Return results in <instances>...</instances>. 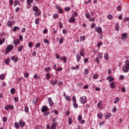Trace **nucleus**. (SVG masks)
Returning <instances> with one entry per match:
<instances>
[{"mask_svg": "<svg viewBox=\"0 0 129 129\" xmlns=\"http://www.w3.org/2000/svg\"><path fill=\"white\" fill-rule=\"evenodd\" d=\"M14 49V46L12 45H8L6 48V54H8L10 51H12Z\"/></svg>", "mask_w": 129, "mask_h": 129, "instance_id": "obj_1", "label": "nucleus"}, {"mask_svg": "<svg viewBox=\"0 0 129 129\" xmlns=\"http://www.w3.org/2000/svg\"><path fill=\"white\" fill-rule=\"evenodd\" d=\"M80 100L81 101V103L84 104L86 103V96H83L82 97H81L80 98Z\"/></svg>", "mask_w": 129, "mask_h": 129, "instance_id": "obj_2", "label": "nucleus"}, {"mask_svg": "<svg viewBox=\"0 0 129 129\" xmlns=\"http://www.w3.org/2000/svg\"><path fill=\"white\" fill-rule=\"evenodd\" d=\"M5 109L9 110V109H14V106L11 105H6L5 106Z\"/></svg>", "mask_w": 129, "mask_h": 129, "instance_id": "obj_3", "label": "nucleus"}, {"mask_svg": "<svg viewBox=\"0 0 129 129\" xmlns=\"http://www.w3.org/2000/svg\"><path fill=\"white\" fill-rule=\"evenodd\" d=\"M48 101L49 102V106H53V105L54 104V101H53L52 98L48 97Z\"/></svg>", "mask_w": 129, "mask_h": 129, "instance_id": "obj_4", "label": "nucleus"}, {"mask_svg": "<svg viewBox=\"0 0 129 129\" xmlns=\"http://www.w3.org/2000/svg\"><path fill=\"white\" fill-rule=\"evenodd\" d=\"M95 31V32H97L98 34H101L102 33V29L100 27H96Z\"/></svg>", "mask_w": 129, "mask_h": 129, "instance_id": "obj_5", "label": "nucleus"}, {"mask_svg": "<svg viewBox=\"0 0 129 129\" xmlns=\"http://www.w3.org/2000/svg\"><path fill=\"white\" fill-rule=\"evenodd\" d=\"M48 109H49V108L47 107V106L44 105V106H42L41 111L42 112H46V111H48Z\"/></svg>", "mask_w": 129, "mask_h": 129, "instance_id": "obj_6", "label": "nucleus"}, {"mask_svg": "<svg viewBox=\"0 0 129 129\" xmlns=\"http://www.w3.org/2000/svg\"><path fill=\"white\" fill-rule=\"evenodd\" d=\"M122 70L125 73H127V72H128L129 68H127L126 66H124L122 67Z\"/></svg>", "mask_w": 129, "mask_h": 129, "instance_id": "obj_7", "label": "nucleus"}, {"mask_svg": "<svg viewBox=\"0 0 129 129\" xmlns=\"http://www.w3.org/2000/svg\"><path fill=\"white\" fill-rule=\"evenodd\" d=\"M57 82H58V80H57V79H55L54 81L53 80L51 81L50 84H51V85H53V86H55V85H56Z\"/></svg>", "mask_w": 129, "mask_h": 129, "instance_id": "obj_8", "label": "nucleus"}, {"mask_svg": "<svg viewBox=\"0 0 129 129\" xmlns=\"http://www.w3.org/2000/svg\"><path fill=\"white\" fill-rule=\"evenodd\" d=\"M19 127L22 126V127H24L26 124V122H23L22 120H20L19 122Z\"/></svg>", "mask_w": 129, "mask_h": 129, "instance_id": "obj_9", "label": "nucleus"}, {"mask_svg": "<svg viewBox=\"0 0 129 129\" xmlns=\"http://www.w3.org/2000/svg\"><path fill=\"white\" fill-rule=\"evenodd\" d=\"M57 125H58V123H57V122H53L50 127V129L56 128V126H57Z\"/></svg>", "mask_w": 129, "mask_h": 129, "instance_id": "obj_10", "label": "nucleus"}, {"mask_svg": "<svg viewBox=\"0 0 129 129\" xmlns=\"http://www.w3.org/2000/svg\"><path fill=\"white\" fill-rule=\"evenodd\" d=\"M76 19L74 17H72L71 18H70L68 20L69 23H74L76 22Z\"/></svg>", "mask_w": 129, "mask_h": 129, "instance_id": "obj_11", "label": "nucleus"}, {"mask_svg": "<svg viewBox=\"0 0 129 129\" xmlns=\"http://www.w3.org/2000/svg\"><path fill=\"white\" fill-rule=\"evenodd\" d=\"M7 26L10 28H11V27L13 26V22H12V21L10 20H8L7 23Z\"/></svg>", "mask_w": 129, "mask_h": 129, "instance_id": "obj_12", "label": "nucleus"}, {"mask_svg": "<svg viewBox=\"0 0 129 129\" xmlns=\"http://www.w3.org/2000/svg\"><path fill=\"white\" fill-rule=\"evenodd\" d=\"M11 60H12V61H14L15 62H18V61H19V57L16 58L15 56H12L11 57Z\"/></svg>", "mask_w": 129, "mask_h": 129, "instance_id": "obj_13", "label": "nucleus"}, {"mask_svg": "<svg viewBox=\"0 0 129 129\" xmlns=\"http://www.w3.org/2000/svg\"><path fill=\"white\" fill-rule=\"evenodd\" d=\"M110 86L111 88H112V89L115 88V83L114 82H111L110 84Z\"/></svg>", "mask_w": 129, "mask_h": 129, "instance_id": "obj_14", "label": "nucleus"}, {"mask_svg": "<svg viewBox=\"0 0 129 129\" xmlns=\"http://www.w3.org/2000/svg\"><path fill=\"white\" fill-rule=\"evenodd\" d=\"M34 15L39 17V16L41 15V10H37V11H35Z\"/></svg>", "mask_w": 129, "mask_h": 129, "instance_id": "obj_15", "label": "nucleus"}, {"mask_svg": "<svg viewBox=\"0 0 129 129\" xmlns=\"http://www.w3.org/2000/svg\"><path fill=\"white\" fill-rule=\"evenodd\" d=\"M5 41H6V39H5V38L3 37L2 39V38L0 37V45H3V44L5 43Z\"/></svg>", "mask_w": 129, "mask_h": 129, "instance_id": "obj_16", "label": "nucleus"}, {"mask_svg": "<svg viewBox=\"0 0 129 129\" xmlns=\"http://www.w3.org/2000/svg\"><path fill=\"white\" fill-rule=\"evenodd\" d=\"M110 116H111V114H110V113H107L105 114V118H106V119H108V118H110Z\"/></svg>", "mask_w": 129, "mask_h": 129, "instance_id": "obj_17", "label": "nucleus"}, {"mask_svg": "<svg viewBox=\"0 0 129 129\" xmlns=\"http://www.w3.org/2000/svg\"><path fill=\"white\" fill-rule=\"evenodd\" d=\"M107 79H109V82H111L114 80V79L111 76L108 77Z\"/></svg>", "mask_w": 129, "mask_h": 129, "instance_id": "obj_18", "label": "nucleus"}, {"mask_svg": "<svg viewBox=\"0 0 129 129\" xmlns=\"http://www.w3.org/2000/svg\"><path fill=\"white\" fill-rule=\"evenodd\" d=\"M24 111L27 113L29 112V107L28 106H25Z\"/></svg>", "mask_w": 129, "mask_h": 129, "instance_id": "obj_19", "label": "nucleus"}, {"mask_svg": "<svg viewBox=\"0 0 129 129\" xmlns=\"http://www.w3.org/2000/svg\"><path fill=\"white\" fill-rule=\"evenodd\" d=\"M121 37L123 40H125L126 38V34H124V33L122 34Z\"/></svg>", "mask_w": 129, "mask_h": 129, "instance_id": "obj_20", "label": "nucleus"}, {"mask_svg": "<svg viewBox=\"0 0 129 129\" xmlns=\"http://www.w3.org/2000/svg\"><path fill=\"white\" fill-rule=\"evenodd\" d=\"M76 58H77V62H79V61L80 60V58H81V56L79 54H77Z\"/></svg>", "mask_w": 129, "mask_h": 129, "instance_id": "obj_21", "label": "nucleus"}, {"mask_svg": "<svg viewBox=\"0 0 129 129\" xmlns=\"http://www.w3.org/2000/svg\"><path fill=\"white\" fill-rule=\"evenodd\" d=\"M15 126L16 128H19V127H20V124H19V123H18L17 122H16L14 123Z\"/></svg>", "mask_w": 129, "mask_h": 129, "instance_id": "obj_22", "label": "nucleus"}, {"mask_svg": "<svg viewBox=\"0 0 129 129\" xmlns=\"http://www.w3.org/2000/svg\"><path fill=\"white\" fill-rule=\"evenodd\" d=\"M115 29L116 31H118V30H119V24L118 23H116Z\"/></svg>", "mask_w": 129, "mask_h": 129, "instance_id": "obj_23", "label": "nucleus"}, {"mask_svg": "<svg viewBox=\"0 0 129 129\" xmlns=\"http://www.w3.org/2000/svg\"><path fill=\"white\" fill-rule=\"evenodd\" d=\"M34 2L33 0H27V5L28 6H31V4Z\"/></svg>", "mask_w": 129, "mask_h": 129, "instance_id": "obj_24", "label": "nucleus"}, {"mask_svg": "<svg viewBox=\"0 0 129 129\" xmlns=\"http://www.w3.org/2000/svg\"><path fill=\"white\" fill-rule=\"evenodd\" d=\"M0 79L1 80H4L5 79V75L4 74L0 75Z\"/></svg>", "mask_w": 129, "mask_h": 129, "instance_id": "obj_25", "label": "nucleus"}, {"mask_svg": "<svg viewBox=\"0 0 129 129\" xmlns=\"http://www.w3.org/2000/svg\"><path fill=\"white\" fill-rule=\"evenodd\" d=\"M38 10H39V9L38 8V7H37V6H34L33 8V11H34V12H37Z\"/></svg>", "mask_w": 129, "mask_h": 129, "instance_id": "obj_26", "label": "nucleus"}, {"mask_svg": "<svg viewBox=\"0 0 129 129\" xmlns=\"http://www.w3.org/2000/svg\"><path fill=\"white\" fill-rule=\"evenodd\" d=\"M13 42H14V45L16 46V45H18V44H19V43H20V40H18L16 41H15V40H14Z\"/></svg>", "mask_w": 129, "mask_h": 129, "instance_id": "obj_27", "label": "nucleus"}, {"mask_svg": "<svg viewBox=\"0 0 129 129\" xmlns=\"http://www.w3.org/2000/svg\"><path fill=\"white\" fill-rule=\"evenodd\" d=\"M51 70V68L50 67L45 68L44 69V71H46V72H49Z\"/></svg>", "mask_w": 129, "mask_h": 129, "instance_id": "obj_28", "label": "nucleus"}, {"mask_svg": "<svg viewBox=\"0 0 129 129\" xmlns=\"http://www.w3.org/2000/svg\"><path fill=\"white\" fill-rule=\"evenodd\" d=\"M19 0H15V3L14 4V7H17L18 4H19Z\"/></svg>", "mask_w": 129, "mask_h": 129, "instance_id": "obj_29", "label": "nucleus"}, {"mask_svg": "<svg viewBox=\"0 0 129 129\" xmlns=\"http://www.w3.org/2000/svg\"><path fill=\"white\" fill-rule=\"evenodd\" d=\"M65 98L68 101H70V100H71V98L69 96H66Z\"/></svg>", "mask_w": 129, "mask_h": 129, "instance_id": "obj_30", "label": "nucleus"}, {"mask_svg": "<svg viewBox=\"0 0 129 129\" xmlns=\"http://www.w3.org/2000/svg\"><path fill=\"white\" fill-rule=\"evenodd\" d=\"M107 19H109V20H112V19H113V16L111 15H108L107 16Z\"/></svg>", "mask_w": 129, "mask_h": 129, "instance_id": "obj_31", "label": "nucleus"}, {"mask_svg": "<svg viewBox=\"0 0 129 129\" xmlns=\"http://www.w3.org/2000/svg\"><path fill=\"white\" fill-rule=\"evenodd\" d=\"M97 117L98 118H102V113H99L97 114Z\"/></svg>", "mask_w": 129, "mask_h": 129, "instance_id": "obj_32", "label": "nucleus"}, {"mask_svg": "<svg viewBox=\"0 0 129 129\" xmlns=\"http://www.w3.org/2000/svg\"><path fill=\"white\" fill-rule=\"evenodd\" d=\"M104 58L106 61L108 60V53H105L104 55Z\"/></svg>", "mask_w": 129, "mask_h": 129, "instance_id": "obj_33", "label": "nucleus"}, {"mask_svg": "<svg viewBox=\"0 0 129 129\" xmlns=\"http://www.w3.org/2000/svg\"><path fill=\"white\" fill-rule=\"evenodd\" d=\"M64 41V38L63 37H61L59 39V43L60 44H62L63 43V41Z\"/></svg>", "mask_w": 129, "mask_h": 129, "instance_id": "obj_34", "label": "nucleus"}, {"mask_svg": "<svg viewBox=\"0 0 129 129\" xmlns=\"http://www.w3.org/2000/svg\"><path fill=\"white\" fill-rule=\"evenodd\" d=\"M17 30H20V28H19V27L18 26H15L13 28V31L16 32V31H17Z\"/></svg>", "mask_w": 129, "mask_h": 129, "instance_id": "obj_35", "label": "nucleus"}, {"mask_svg": "<svg viewBox=\"0 0 129 129\" xmlns=\"http://www.w3.org/2000/svg\"><path fill=\"white\" fill-rule=\"evenodd\" d=\"M35 23L36 25H38L39 23H40V20L39 19L37 18L35 19Z\"/></svg>", "mask_w": 129, "mask_h": 129, "instance_id": "obj_36", "label": "nucleus"}, {"mask_svg": "<svg viewBox=\"0 0 129 129\" xmlns=\"http://www.w3.org/2000/svg\"><path fill=\"white\" fill-rule=\"evenodd\" d=\"M68 123L69 124H71V123H72V119L70 117L68 118Z\"/></svg>", "mask_w": 129, "mask_h": 129, "instance_id": "obj_37", "label": "nucleus"}, {"mask_svg": "<svg viewBox=\"0 0 129 129\" xmlns=\"http://www.w3.org/2000/svg\"><path fill=\"white\" fill-rule=\"evenodd\" d=\"M101 104H102V101H100L97 104V107H100V106H101Z\"/></svg>", "mask_w": 129, "mask_h": 129, "instance_id": "obj_38", "label": "nucleus"}, {"mask_svg": "<svg viewBox=\"0 0 129 129\" xmlns=\"http://www.w3.org/2000/svg\"><path fill=\"white\" fill-rule=\"evenodd\" d=\"M125 66H126L127 68H129V60H126L125 62Z\"/></svg>", "mask_w": 129, "mask_h": 129, "instance_id": "obj_39", "label": "nucleus"}, {"mask_svg": "<svg viewBox=\"0 0 129 129\" xmlns=\"http://www.w3.org/2000/svg\"><path fill=\"white\" fill-rule=\"evenodd\" d=\"M15 89H14V88H12V89H11L10 92H11V93L12 94H15Z\"/></svg>", "mask_w": 129, "mask_h": 129, "instance_id": "obj_40", "label": "nucleus"}, {"mask_svg": "<svg viewBox=\"0 0 129 129\" xmlns=\"http://www.w3.org/2000/svg\"><path fill=\"white\" fill-rule=\"evenodd\" d=\"M40 46H41V43H37L35 45L36 48H40Z\"/></svg>", "mask_w": 129, "mask_h": 129, "instance_id": "obj_41", "label": "nucleus"}, {"mask_svg": "<svg viewBox=\"0 0 129 129\" xmlns=\"http://www.w3.org/2000/svg\"><path fill=\"white\" fill-rule=\"evenodd\" d=\"M10 58H7L5 61L6 64H9L10 63Z\"/></svg>", "mask_w": 129, "mask_h": 129, "instance_id": "obj_42", "label": "nucleus"}, {"mask_svg": "<svg viewBox=\"0 0 129 129\" xmlns=\"http://www.w3.org/2000/svg\"><path fill=\"white\" fill-rule=\"evenodd\" d=\"M43 42L45 44H49V40H47V39H44Z\"/></svg>", "mask_w": 129, "mask_h": 129, "instance_id": "obj_43", "label": "nucleus"}, {"mask_svg": "<svg viewBox=\"0 0 129 129\" xmlns=\"http://www.w3.org/2000/svg\"><path fill=\"white\" fill-rule=\"evenodd\" d=\"M73 101L74 103H76V97L75 96L73 97Z\"/></svg>", "mask_w": 129, "mask_h": 129, "instance_id": "obj_44", "label": "nucleus"}, {"mask_svg": "<svg viewBox=\"0 0 129 129\" xmlns=\"http://www.w3.org/2000/svg\"><path fill=\"white\" fill-rule=\"evenodd\" d=\"M46 79H47V80L49 79V78H50V74L47 73L46 74Z\"/></svg>", "mask_w": 129, "mask_h": 129, "instance_id": "obj_45", "label": "nucleus"}, {"mask_svg": "<svg viewBox=\"0 0 129 129\" xmlns=\"http://www.w3.org/2000/svg\"><path fill=\"white\" fill-rule=\"evenodd\" d=\"M119 101V97H116L115 99V103H117Z\"/></svg>", "mask_w": 129, "mask_h": 129, "instance_id": "obj_46", "label": "nucleus"}, {"mask_svg": "<svg viewBox=\"0 0 129 129\" xmlns=\"http://www.w3.org/2000/svg\"><path fill=\"white\" fill-rule=\"evenodd\" d=\"M23 49V46H20L19 47H18V50L19 52H21Z\"/></svg>", "mask_w": 129, "mask_h": 129, "instance_id": "obj_47", "label": "nucleus"}, {"mask_svg": "<svg viewBox=\"0 0 129 129\" xmlns=\"http://www.w3.org/2000/svg\"><path fill=\"white\" fill-rule=\"evenodd\" d=\"M62 60L63 61V63H66V62H67V58L66 56L63 57Z\"/></svg>", "mask_w": 129, "mask_h": 129, "instance_id": "obj_48", "label": "nucleus"}, {"mask_svg": "<svg viewBox=\"0 0 129 129\" xmlns=\"http://www.w3.org/2000/svg\"><path fill=\"white\" fill-rule=\"evenodd\" d=\"M93 78L94 79H97L98 78V75L97 74H96L94 75Z\"/></svg>", "mask_w": 129, "mask_h": 129, "instance_id": "obj_49", "label": "nucleus"}, {"mask_svg": "<svg viewBox=\"0 0 129 129\" xmlns=\"http://www.w3.org/2000/svg\"><path fill=\"white\" fill-rule=\"evenodd\" d=\"M94 20H95V19L93 17H92V18L90 17V18H89L90 22H94Z\"/></svg>", "mask_w": 129, "mask_h": 129, "instance_id": "obj_50", "label": "nucleus"}, {"mask_svg": "<svg viewBox=\"0 0 129 129\" xmlns=\"http://www.w3.org/2000/svg\"><path fill=\"white\" fill-rule=\"evenodd\" d=\"M70 10H71L70 7H67L64 9V10L66 11V12H69Z\"/></svg>", "mask_w": 129, "mask_h": 129, "instance_id": "obj_51", "label": "nucleus"}, {"mask_svg": "<svg viewBox=\"0 0 129 129\" xmlns=\"http://www.w3.org/2000/svg\"><path fill=\"white\" fill-rule=\"evenodd\" d=\"M85 16L87 19H89L90 18V15H89V14L86 13Z\"/></svg>", "mask_w": 129, "mask_h": 129, "instance_id": "obj_52", "label": "nucleus"}, {"mask_svg": "<svg viewBox=\"0 0 129 129\" xmlns=\"http://www.w3.org/2000/svg\"><path fill=\"white\" fill-rule=\"evenodd\" d=\"M28 46L30 48H32L33 46V43H32V42H28Z\"/></svg>", "mask_w": 129, "mask_h": 129, "instance_id": "obj_53", "label": "nucleus"}, {"mask_svg": "<svg viewBox=\"0 0 129 129\" xmlns=\"http://www.w3.org/2000/svg\"><path fill=\"white\" fill-rule=\"evenodd\" d=\"M24 77H25V78H28V77H29V74L28 73H25L24 74Z\"/></svg>", "mask_w": 129, "mask_h": 129, "instance_id": "obj_54", "label": "nucleus"}, {"mask_svg": "<svg viewBox=\"0 0 129 129\" xmlns=\"http://www.w3.org/2000/svg\"><path fill=\"white\" fill-rule=\"evenodd\" d=\"M74 107L77 108L78 107V104L77 103H74Z\"/></svg>", "mask_w": 129, "mask_h": 129, "instance_id": "obj_55", "label": "nucleus"}, {"mask_svg": "<svg viewBox=\"0 0 129 129\" xmlns=\"http://www.w3.org/2000/svg\"><path fill=\"white\" fill-rule=\"evenodd\" d=\"M7 120L8 118H7V117H3V121H4V122H6V121H7Z\"/></svg>", "mask_w": 129, "mask_h": 129, "instance_id": "obj_56", "label": "nucleus"}, {"mask_svg": "<svg viewBox=\"0 0 129 129\" xmlns=\"http://www.w3.org/2000/svg\"><path fill=\"white\" fill-rule=\"evenodd\" d=\"M117 11H118L119 12H120V11H121V6H119L118 7H117Z\"/></svg>", "mask_w": 129, "mask_h": 129, "instance_id": "obj_57", "label": "nucleus"}, {"mask_svg": "<svg viewBox=\"0 0 129 129\" xmlns=\"http://www.w3.org/2000/svg\"><path fill=\"white\" fill-rule=\"evenodd\" d=\"M78 119V120H81V119H82V115H79Z\"/></svg>", "mask_w": 129, "mask_h": 129, "instance_id": "obj_58", "label": "nucleus"}, {"mask_svg": "<svg viewBox=\"0 0 129 129\" xmlns=\"http://www.w3.org/2000/svg\"><path fill=\"white\" fill-rule=\"evenodd\" d=\"M50 114V112L46 111L44 112V115L45 116H47V115H48V114Z\"/></svg>", "mask_w": 129, "mask_h": 129, "instance_id": "obj_59", "label": "nucleus"}, {"mask_svg": "<svg viewBox=\"0 0 129 129\" xmlns=\"http://www.w3.org/2000/svg\"><path fill=\"white\" fill-rule=\"evenodd\" d=\"M102 45V42H99L97 45V47H98V48H99L100 46H101Z\"/></svg>", "mask_w": 129, "mask_h": 129, "instance_id": "obj_60", "label": "nucleus"}, {"mask_svg": "<svg viewBox=\"0 0 129 129\" xmlns=\"http://www.w3.org/2000/svg\"><path fill=\"white\" fill-rule=\"evenodd\" d=\"M55 8H56V9L57 10H58V11L61 9V7H59V6H58V5H55Z\"/></svg>", "mask_w": 129, "mask_h": 129, "instance_id": "obj_61", "label": "nucleus"}, {"mask_svg": "<svg viewBox=\"0 0 129 129\" xmlns=\"http://www.w3.org/2000/svg\"><path fill=\"white\" fill-rule=\"evenodd\" d=\"M96 26V24L94 23H92L91 25V28H94Z\"/></svg>", "mask_w": 129, "mask_h": 129, "instance_id": "obj_62", "label": "nucleus"}, {"mask_svg": "<svg viewBox=\"0 0 129 129\" xmlns=\"http://www.w3.org/2000/svg\"><path fill=\"white\" fill-rule=\"evenodd\" d=\"M80 54L81 56H82L83 57H84V52H82V51H80Z\"/></svg>", "mask_w": 129, "mask_h": 129, "instance_id": "obj_63", "label": "nucleus"}, {"mask_svg": "<svg viewBox=\"0 0 129 129\" xmlns=\"http://www.w3.org/2000/svg\"><path fill=\"white\" fill-rule=\"evenodd\" d=\"M47 32H48V29H45L43 30V34H47Z\"/></svg>", "mask_w": 129, "mask_h": 129, "instance_id": "obj_64", "label": "nucleus"}]
</instances>
